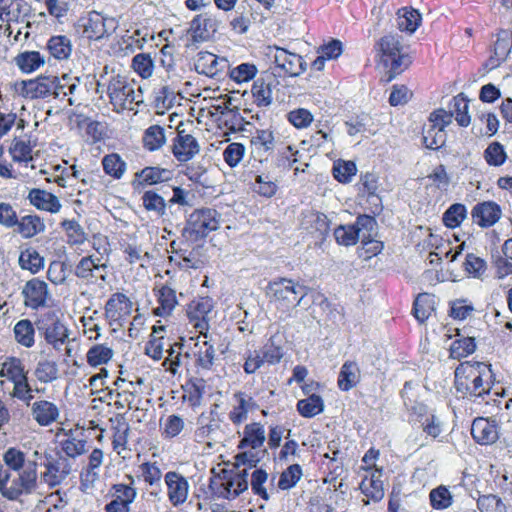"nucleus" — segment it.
Wrapping results in <instances>:
<instances>
[{
	"instance_id": "2eb2a0df",
	"label": "nucleus",
	"mask_w": 512,
	"mask_h": 512,
	"mask_svg": "<svg viewBox=\"0 0 512 512\" xmlns=\"http://www.w3.org/2000/svg\"><path fill=\"white\" fill-rule=\"evenodd\" d=\"M133 303L123 293H114L105 304V317L110 325H121L132 312Z\"/></svg>"
},
{
	"instance_id": "c756f323",
	"label": "nucleus",
	"mask_w": 512,
	"mask_h": 512,
	"mask_svg": "<svg viewBox=\"0 0 512 512\" xmlns=\"http://www.w3.org/2000/svg\"><path fill=\"white\" fill-rule=\"evenodd\" d=\"M301 225L310 233H318L320 236H325L330 229V222L327 216L317 211L304 213Z\"/></svg>"
},
{
	"instance_id": "72a5a7b5",
	"label": "nucleus",
	"mask_w": 512,
	"mask_h": 512,
	"mask_svg": "<svg viewBox=\"0 0 512 512\" xmlns=\"http://www.w3.org/2000/svg\"><path fill=\"white\" fill-rule=\"evenodd\" d=\"M51 56L57 60H67L72 54V42L65 35L52 36L47 43Z\"/></svg>"
},
{
	"instance_id": "bb28decb",
	"label": "nucleus",
	"mask_w": 512,
	"mask_h": 512,
	"mask_svg": "<svg viewBox=\"0 0 512 512\" xmlns=\"http://www.w3.org/2000/svg\"><path fill=\"white\" fill-rule=\"evenodd\" d=\"M382 470L376 469L365 475L360 483L361 492L370 500L378 502L384 497L383 481L381 480Z\"/></svg>"
},
{
	"instance_id": "de8ad7c7",
	"label": "nucleus",
	"mask_w": 512,
	"mask_h": 512,
	"mask_svg": "<svg viewBox=\"0 0 512 512\" xmlns=\"http://www.w3.org/2000/svg\"><path fill=\"white\" fill-rule=\"evenodd\" d=\"M27 376V372L24 370L23 363L20 359L11 357L7 358L1 367L0 377H6L11 382H17L21 378Z\"/></svg>"
},
{
	"instance_id": "09e8293b",
	"label": "nucleus",
	"mask_w": 512,
	"mask_h": 512,
	"mask_svg": "<svg viewBox=\"0 0 512 512\" xmlns=\"http://www.w3.org/2000/svg\"><path fill=\"white\" fill-rule=\"evenodd\" d=\"M303 476L302 468L298 464L287 467L280 475L278 487L281 490H289L296 486Z\"/></svg>"
},
{
	"instance_id": "4d7b16f0",
	"label": "nucleus",
	"mask_w": 512,
	"mask_h": 512,
	"mask_svg": "<svg viewBox=\"0 0 512 512\" xmlns=\"http://www.w3.org/2000/svg\"><path fill=\"white\" fill-rule=\"evenodd\" d=\"M512 41L509 37H499L494 43L493 56L490 58L492 68L497 67L509 55Z\"/></svg>"
},
{
	"instance_id": "0e129e2a",
	"label": "nucleus",
	"mask_w": 512,
	"mask_h": 512,
	"mask_svg": "<svg viewBox=\"0 0 512 512\" xmlns=\"http://www.w3.org/2000/svg\"><path fill=\"white\" fill-rule=\"evenodd\" d=\"M254 468L255 469L251 473V480L249 482L251 489L255 495H258L267 501L269 499V494L264 487V484L268 479V474L263 469H257L256 467Z\"/></svg>"
},
{
	"instance_id": "f03ea898",
	"label": "nucleus",
	"mask_w": 512,
	"mask_h": 512,
	"mask_svg": "<svg viewBox=\"0 0 512 512\" xmlns=\"http://www.w3.org/2000/svg\"><path fill=\"white\" fill-rule=\"evenodd\" d=\"M235 462L231 468L218 465V468H212L213 476L210 479L209 488L217 498L234 499L249 487L248 470L256 467L260 461L259 457L252 453V450L244 452L234 457Z\"/></svg>"
},
{
	"instance_id": "c85d7f7f",
	"label": "nucleus",
	"mask_w": 512,
	"mask_h": 512,
	"mask_svg": "<svg viewBox=\"0 0 512 512\" xmlns=\"http://www.w3.org/2000/svg\"><path fill=\"white\" fill-rule=\"evenodd\" d=\"M471 434L480 445H491L498 438L496 426L484 418H478L473 421Z\"/></svg>"
},
{
	"instance_id": "3c124183",
	"label": "nucleus",
	"mask_w": 512,
	"mask_h": 512,
	"mask_svg": "<svg viewBox=\"0 0 512 512\" xmlns=\"http://www.w3.org/2000/svg\"><path fill=\"white\" fill-rule=\"evenodd\" d=\"M483 156L487 164L494 167L503 165L507 159L504 146L496 141L487 146L484 150Z\"/></svg>"
},
{
	"instance_id": "1a4fd4ad",
	"label": "nucleus",
	"mask_w": 512,
	"mask_h": 512,
	"mask_svg": "<svg viewBox=\"0 0 512 512\" xmlns=\"http://www.w3.org/2000/svg\"><path fill=\"white\" fill-rule=\"evenodd\" d=\"M220 223L221 215L215 209L200 208L190 214L185 231L191 238L197 240L216 231L220 227Z\"/></svg>"
},
{
	"instance_id": "423d86ee",
	"label": "nucleus",
	"mask_w": 512,
	"mask_h": 512,
	"mask_svg": "<svg viewBox=\"0 0 512 512\" xmlns=\"http://www.w3.org/2000/svg\"><path fill=\"white\" fill-rule=\"evenodd\" d=\"M48 450L46 453L45 471L41 473L40 481L49 487L62 483L71 470V458L80 455L84 450Z\"/></svg>"
},
{
	"instance_id": "aec40b11",
	"label": "nucleus",
	"mask_w": 512,
	"mask_h": 512,
	"mask_svg": "<svg viewBox=\"0 0 512 512\" xmlns=\"http://www.w3.org/2000/svg\"><path fill=\"white\" fill-rule=\"evenodd\" d=\"M218 19L210 14H199L193 18L190 24L189 33L194 42H203L210 38L219 27Z\"/></svg>"
},
{
	"instance_id": "a878e982",
	"label": "nucleus",
	"mask_w": 512,
	"mask_h": 512,
	"mask_svg": "<svg viewBox=\"0 0 512 512\" xmlns=\"http://www.w3.org/2000/svg\"><path fill=\"white\" fill-rule=\"evenodd\" d=\"M27 199L36 209L56 214L61 210V203L58 197L46 190L31 189Z\"/></svg>"
},
{
	"instance_id": "052dcab7",
	"label": "nucleus",
	"mask_w": 512,
	"mask_h": 512,
	"mask_svg": "<svg viewBox=\"0 0 512 512\" xmlns=\"http://www.w3.org/2000/svg\"><path fill=\"white\" fill-rule=\"evenodd\" d=\"M102 165L108 175L117 179L122 177L126 168L125 162L118 154L106 155L102 160Z\"/></svg>"
},
{
	"instance_id": "ddd939ff",
	"label": "nucleus",
	"mask_w": 512,
	"mask_h": 512,
	"mask_svg": "<svg viewBox=\"0 0 512 512\" xmlns=\"http://www.w3.org/2000/svg\"><path fill=\"white\" fill-rule=\"evenodd\" d=\"M74 273L87 283H95L98 280L106 283L108 277L107 265L102 263L99 257L92 255L81 258L75 266Z\"/></svg>"
},
{
	"instance_id": "cd10ccee",
	"label": "nucleus",
	"mask_w": 512,
	"mask_h": 512,
	"mask_svg": "<svg viewBox=\"0 0 512 512\" xmlns=\"http://www.w3.org/2000/svg\"><path fill=\"white\" fill-rule=\"evenodd\" d=\"M31 412L35 421L42 426H48L56 422L60 415L58 407L47 400L34 402L31 407Z\"/></svg>"
},
{
	"instance_id": "58836bf2",
	"label": "nucleus",
	"mask_w": 512,
	"mask_h": 512,
	"mask_svg": "<svg viewBox=\"0 0 512 512\" xmlns=\"http://www.w3.org/2000/svg\"><path fill=\"white\" fill-rule=\"evenodd\" d=\"M23 7V0H0V28L4 22H19Z\"/></svg>"
},
{
	"instance_id": "a18cd8bd",
	"label": "nucleus",
	"mask_w": 512,
	"mask_h": 512,
	"mask_svg": "<svg viewBox=\"0 0 512 512\" xmlns=\"http://www.w3.org/2000/svg\"><path fill=\"white\" fill-rule=\"evenodd\" d=\"M450 112H453V115L455 114L458 125L467 127L470 124L469 101L463 94H459L452 99Z\"/></svg>"
},
{
	"instance_id": "7ed1b4c3",
	"label": "nucleus",
	"mask_w": 512,
	"mask_h": 512,
	"mask_svg": "<svg viewBox=\"0 0 512 512\" xmlns=\"http://www.w3.org/2000/svg\"><path fill=\"white\" fill-rule=\"evenodd\" d=\"M494 382L490 364L466 361L455 370V386L458 392L470 397H484L489 394Z\"/></svg>"
},
{
	"instance_id": "7c9ffc66",
	"label": "nucleus",
	"mask_w": 512,
	"mask_h": 512,
	"mask_svg": "<svg viewBox=\"0 0 512 512\" xmlns=\"http://www.w3.org/2000/svg\"><path fill=\"white\" fill-rule=\"evenodd\" d=\"M165 116V112L162 111V117ZM162 146L166 143L167 136L177 135L179 130L191 127V122H184V115L178 112L168 113L166 118H162Z\"/></svg>"
},
{
	"instance_id": "8fccbe9b",
	"label": "nucleus",
	"mask_w": 512,
	"mask_h": 512,
	"mask_svg": "<svg viewBox=\"0 0 512 512\" xmlns=\"http://www.w3.org/2000/svg\"><path fill=\"white\" fill-rule=\"evenodd\" d=\"M480 512H507V506L500 497L494 494L480 495L477 499Z\"/></svg>"
},
{
	"instance_id": "b1692460",
	"label": "nucleus",
	"mask_w": 512,
	"mask_h": 512,
	"mask_svg": "<svg viewBox=\"0 0 512 512\" xmlns=\"http://www.w3.org/2000/svg\"><path fill=\"white\" fill-rule=\"evenodd\" d=\"M233 399L235 403L228 416L233 424L239 425L247 420L248 414L256 410L258 405L251 396L244 392H236Z\"/></svg>"
},
{
	"instance_id": "2f4dec72",
	"label": "nucleus",
	"mask_w": 512,
	"mask_h": 512,
	"mask_svg": "<svg viewBox=\"0 0 512 512\" xmlns=\"http://www.w3.org/2000/svg\"><path fill=\"white\" fill-rule=\"evenodd\" d=\"M18 232L23 238L29 239L46 230L44 219L36 214L21 217L17 223Z\"/></svg>"
},
{
	"instance_id": "4be33fe9",
	"label": "nucleus",
	"mask_w": 512,
	"mask_h": 512,
	"mask_svg": "<svg viewBox=\"0 0 512 512\" xmlns=\"http://www.w3.org/2000/svg\"><path fill=\"white\" fill-rule=\"evenodd\" d=\"M471 215L474 223L482 228H487L500 220L502 211L496 202L485 201L475 205Z\"/></svg>"
},
{
	"instance_id": "a19ab883",
	"label": "nucleus",
	"mask_w": 512,
	"mask_h": 512,
	"mask_svg": "<svg viewBox=\"0 0 512 512\" xmlns=\"http://www.w3.org/2000/svg\"><path fill=\"white\" fill-rule=\"evenodd\" d=\"M324 410V401L321 396L312 393L305 399H301L297 403V411L305 418H312Z\"/></svg>"
},
{
	"instance_id": "9b49d317",
	"label": "nucleus",
	"mask_w": 512,
	"mask_h": 512,
	"mask_svg": "<svg viewBox=\"0 0 512 512\" xmlns=\"http://www.w3.org/2000/svg\"><path fill=\"white\" fill-rule=\"evenodd\" d=\"M108 94L116 109H133L131 107L133 103L139 104L142 102L139 95L136 94L134 86L120 75L110 80Z\"/></svg>"
},
{
	"instance_id": "69168bd1",
	"label": "nucleus",
	"mask_w": 512,
	"mask_h": 512,
	"mask_svg": "<svg viewBox=\"0 0 512 512\" xmlns=\"http://www.w3.org/2000/svg\"><path fill=\"white\" fill-rule=\"evenodd\" d=\"M287 120L297 129H305L309 127L313 120V114L305 108H297L291 110L287 114Z\"/></svg>"
},
{
	"instance_id": "9d476101",
	"label": "nucleus",
	"mask_w": 512,
	"mask_h": 512,
	"mask_svg": "<svg viewBox=\"0 0 512 512\" xmlns=\"http://www.w3.org/2000/svg\"><path fill=\"white\" fill-rule=\"evenodd\" d=\"M38 330L43 333L46 342L60 350L68 341L69 330L53 311L45 313L38 322Z\"/></svg>"
},
{
	"instance_id": "603ef678",
	"label": "nucleus",
	"mask_w": 512,
	"mask_h": 512,
	"mask_svg": "<svg viewBox=\"0 0 512 512\" xmlns=\"http://www.w3.org/2000/svg\"><path fill=\"white\" fill-rule=\"evenodd\" d=\"M433 310V299L431 296L426 293L419 294L414 301L413 311L415 318L423 323L429 318Z\"/></svg>"
},
{
	"instance_id": "f257e3e1",
	"label": "nucleus",
	"mask_w": 512,
	"mask_h": 512,
	"mask_svg": "<svg viewBox=\"0 0 512 512\" xmlns=\"http://www.w3.org/2000/svg\"><path fill=\"white\" fill-rule=\"evenodd\" d=\"M4 461L13 473L0 465V492L8 500H19L22 495L31 494L37 486V464L28 459L22 450H6Z\"/></svg>"
},
{
	"instance_id": "c9c22d12",
	"label": "nucleus",
	"mask_w": 512,
	"mask_h": 512,
	"mask_svg": "<svg viewBox=\"0 0 512 512\" xmlns=\"http://www.w3.org/2000/svg\"><path fill=\"white\" fill-rule=\"evenodd\" d=\"M18 262L23 270H28L32 274L38 273L45 266L44 257L33 247L21 251Z\"/></svg>"
},
{
	"instance_id": "4c0bfd02",
	"label": "nucleus",
	"mask_w": 512,
	"mask_h": 512,
	"mask_svg": "<svg viewBox=\"0 0 512 512\" xmlns=\"http://www.w3.org/2000/svg\"><path fill=\"white\" fill-rule=\"evenodd\" d=\"M266 439L264 427L260 423H251L245 426L244 436L238 448L250 446L251 448L261 447Z\"/></svg>"
},
{
	"instance_id": "bf43d9fd",
	"label": "nucleus",
	"mask_w": 512,
	"mask_h": 512,
	"mask_svg": "<svg viewBox=\"0 0 512 512\" xmlns=\"http://www.w3.org/2000/svg\"><path fill=\"white\" fill-rule=\"evenodd\" d=\"M423 143L428 149H438L442 147L446 141L445 131L423 126Z\"/></svg>"
},
{
	"instance_id": "39448f33",
	"label": "nucleus",
	"mask_w": 512,
	"mask_h": 512,
	"mask_svg": "<svg viewBox=\"0 0 512 512\" xmlns=\"http://www.w3.org/2000/svg\"><path fill=\"white\" fill-rule=\"evenodd\" d=\"M380 62L388 69L387 81L393 80L406 69L410 60L403 51L402 37L397 33H389L377 42Z\"/></svg>"
},
{
	"instance_id": "473e14b6",
	"label": "nucleus",
	"mask_w": 512,
	"mask_h": 512,
	"mask_svg": "<svg viewBox=\"0 0 512 512\" xmlns=\"http://www.w3.org/2000/svg\"><path fill=\"white\" fill-rule=\"evenodd\" d=\"M15 63L23 73H32L45 65L46 58L38 51H25L16 56Z\"/></svg>"
},
{
	"instance_id": "5fc2aeb1",
	"label": "nucleus",
	"mask_w": 512,
	"mask_h": 512,
	"mask_svg": "<svg viewBox=\"0 0 512 512\" xmlns=\"http://www.w3.org/2000/svg\"><path fill=\"white\" fill-rule=\"evenodd\" d=\"M113 357V350L105 345H94L87 352V362L91 366L106 364Z\"/></svg>"
},
{
	"instance_id": "f3484780",
	"label": "nucleus",
	"mask_w": 512,
	"mask_h": 512,
	"mask_svg": "<svg viewBox=\"0 0 512 512\" xmlns=\"http://www.w3.org/2000/svg\"><path fill=\"white\" fill-rule=\"evenodd\" d=\"M250 144L253 158L261 163L266 161L276 146L273 131L257 129L251 137Z\"/></svg>"
},
{
	"instance_id": "13d9d810",
	"label": "nucleus",
	"mask_w": 512,
	"mask_h": 512,
	"mask_svg": "<svg viewBox=\"0 0 512 512\" xmlns=\"http://www.w3.org/2000/svg\"><path fill=\"white\" fill-rule=\"evenodd\" d=\"M357 172V167L352 161H337L333 166V176L340 183H349Z\"/></svg>"
},
{
	"instance_id": "412c9836",
	"label": "nucleus",
	"mask_w": 512,
	"mask_h": 512,
	"mask_svg": "<svg viewBox=\"0 0 512 512\" xmlns=\"http://www.w3.org/2000/svg\"><path fill=\"white\" fill-rule=\"evenodd\" d=\"M22 294L25 298V305L32 309L46 306L50 295L48 285L38 278L27 281Z\"/></svg>"
},
{
	"instance_id": "f704fd0d",
	"label": "nucleus",
	"mask_w": 512,
	"mask_h": 512,
	"mask_svg": "<svg viewBox=\"0 0 512 512\" xmlns=\"http://www.w3.org/2000/svg\"><path fill=\"white\" fill-rule=\"evenodd\" d=\"M15 341L25 347L31 348L35 343V328L29 319L19 320L13 328Z\"/></svg>"
},
{
	"instance_id": "e433bc0d",
	"label": "nucleus",
	"mask_w": 512,
	"mask_h": 512,
	"mask_svg": "<svg viewBox=\"0 0 512 512\" xmlns=\"http://www.w3.org/2000/svg\"><path fill=\"white\" fill-rule=\"evenodd\" d=\"M260 351L266 363L270 365L279 363L284 356L282 337L278 334L272 335Z\"/></svg>"
},
{
	"instance_id": "20e7f679",
	"label": "nucleus",
	"mask_w": 512,
	"mask_h": 512,
	"mask_svg": "<svg viewBox=\"0 0 512 512\" xmlns=\"http://www.w3.org/2000/svg\"><path fill=\"white\" fill-rule=\"evenodd\" d=\"M308 291L307 286L284 277L270 281L266 287V295L270 302L286 317L291 316V312L303 304Z\"/></svg>"
},
{
	"instance_id": "680f3d73",
	"label": "nucleus",
	"mask_w": 512,
	"mask_h": 512,
	"mask_svg": "<svg viewBox=\"0 0 512 512\" xmlns=\"http://www.w3.org/2000/svg\"><path fill=\"white\" fill-rule=\"evenodd\" d=\"M464 269L469 275L479 279L485 274L487 263L483 258L473 253H468L465 258Z\"/></svg>"
},
{
	"instance_id": "4468645a",
	"label": "nucleus",
	"mask_w": 512,
	"mask_h": 512,
	"mask_svg": "<svg viewBox=\"0 0 512 512\" xmlns=\"http://www.w3.org/2000/svg\"><path fill=\"white\" fill-rule=\"evenodd\" d=\"M167 487V497L170 503L177 507L184 504L188 498L190 485L188 480L178 472H167L164 477Z\"/></svg>"
},
{
	"instance_id": "79ce46f5",
	"label": "nucleus",
	"mask_w": 512,
	"mask_h": 512,
	"mask_svg": "<svg viewBox=\"0 0 512 512\" xmlns=\"http://www.w3.org/2000/svg\"><path fill=\"white\" fill-rule=\"evenodd\" d=\"M396 20L399 30L412 34L421 23V15L415 9L402 8L398 10Z\"/></svg>"
},
{
	"instance_id": "ea45409f",
	"label": "nucleus",
	"mask_w": 512,
	"mask_h": 512,
	"mask_svg": "<svg viewBox=\"0 0 512 512\" xmlns=\"http://www.w3.org/2000/svg\"><path fill=\"white\" fill-rule=\"evenodd\" d=\"M360 370L356 363L346 362L338 376V386L342 391H349L359 382Z\"/></svg>"
},
{
	"instance_id": "6ab92c4d",
	"label": "nucleus",
	"mask_w": 512,
	"mask_h": 512,
	"mask_svg": "<svg viewBox=\"0 0 512 512\" xmlns=\"http://www.w3.org/2000/svg\"><path fill=\"white\" fill-rule=\"evenodd\" d=\"M172 152L177 160L186 162L192 159L200 151V146L187 129L179 130L172 139Z\"/></svg>"
},
{
	"instance_id": "49530a36",
	"label": "nucleus",
	"mask_w": 512,
	"mask_h": 512,
	"mask_svg": "<svg viewBox=\"0 0 512 512\" xmlns=\"http://www.w3.org/2000/svg\"><path fill=\"white\" fill-rule=\"evenodd\" d=\"M251 92L257 106L268 107L271 105L273 100L271 84L265 82L264 79H257L253 83Z\"/></svg>"
},
{
	"instance_id": "338daca9",
	"label": "nucleus",
	"mask_w": 512,
	"mask_h": 512,
	"mask_svg": "<svg viewBox=\"0 0 512 512\" xmlns=\"http://www.w3.org/2000/svg\"><path fill=\"white\" fill-rule=\"evenodd\" d=\"M61 227L65 231L69 243L82 244L86 240V233L77 221L64 220L61 223Z\"/></svg>"
},
{
	"instance_id": "dca6fc26",
	"label": "nucleus",
	"mask_w": 512,
	"mask_h": 512,
	"mask_svg": "<svg viewBox=\"0 0 512 512\" xmlns=\"http://www.w3.org/2000/svg\"><path fill=\"white\" fill-rule=\"evenodd\" d=\"M213 308V301L209 297H202L196 300H193L187 310L188 317L193 323L194 327L199 330L200 334L203 335L204 338H207V330H208V314L211 312Z\"/></svg>"
},
{
	"instance_id": "774afa93",
	"label": "nucleus",
	"mask_w": 512,
	"mask_h": 512,
	"mask_svg": "<svg viewBox=\"0 0 512 512\" xmlns=\"http://www.w3.org/2000/svg\"><path fill=\"white\" fill-rule=\"evenodd\" d=\"M184 173L194 183L208 185L207 168L204 163L192 162L185 167Z\"/></svg>"
},
{
	"instance_id": "864d4df0",
	"label": "nucleus",
	"mask_w": 512,
	"mask_h": 512,
	"mask_svg": "<svg viewBox=\"0 0 512 512\" xmlns=\"http://www.w3.org/2000/svg\"><path fill=\"white\" fill-rule=\"evenodd\" d=\"M475 349V339L473 337H463L452 342L450 353L453 358L461 359L472 354Z\"/></svg>"
},
{
	"instance_id": "0eeeda50",
	"label": "nucleus",
	"mask_w": 512,
	"mask_h": 512,
	"mask_svg": "<svg viewBox=\"0 0 512 512\" xmlns=\"http://www.w3.org/2000/svg\"><path fill=\"white\" fill-rule=\"evenodd\" d=\"M65 85L60 84L56 76H39L30 80L17 81L13 85L14 92L25 99H43L49 96L58 98L61 89Z\"/></svg>"
},
{
	"instance_id": "6e6d98bb",
	"label": "nucleus",
	"mask_w": 512,
	"mask_h": 512,
	"mask_svg": "<svg viewBox=\"0 0 512 512\" xmlns=\"http://www.w3.org/2000/svg\"><path fill=\"white\" fill-rule=\"evenodd\" d=\"M430 504L434 509L442 510L452 505V494L445 486L432 489L429 494Z\"/></svg>"
},
{
	"instance_id": "6e6552de",
	"label": "nucleus",
	"mask_w": 512,
	"mask_h": 512,
	"mask_svg": "<svg viewBox=\"0 0 512 512\" xmlns=\"http://www.w3.org/2000/svg\"><path fill=\"white\" fill-rule=\"evenodd\" d=\"M414 414L416 415L415 424H418L422 429L421 438L424 436L423 440H419L415 444L419 448L432 445V442L439 438L444 431L443 420L434 411L429 410L422 404L414 407Z\"/></svg>"
},
{
	"instance_id": "c03bdc74",
	"label": "nucleus",
	"mask_w": 512,
	"mask_h": 512,
	"mask_svg": "<svg viewBox=\"0 0 512 512\" xmlns=\"http://www.w3.org/2000/svg\"><path fill=\"white\" fill-rule=\"evenodd\" d=\"M34 375L40 383H51L59 377L58 365L52 360H40L36 365Z\"/></svg>"
},
{
	"instance_id": "a211bd4d",
	"label": "nucleus",
	"mask_w": 512,
	"mask_h": 512,
	"mask_svg": "<svg viewBox=\"0 0 512 512\" xmlns=\"http://www.w3.org/2000/svg\"><path fill=\"white\" fill-rule=\"evenodd\" d=\"M274 62L288 76H298L306 69V63L302 57L296 53L290 52L284 48L274 47Z\"/></svg>"
},
{
	"instance_id": "5701e85b",
	"label": "nucleus",
	"mask_w": 512,
	"mask_h": 512,
	"mask_svg": "<svg viewBox=\"0 0 512 512\" xmlns=\"http://www.w3.org/2000/svg\"><path fill=\"white\" fill-rule=\"evenodd\" d=\"M194 66L199 74L213 77L228 67V61L225 58L217 57L213 53L201 51L195 58Z\"/></svg>"
},
{
	"instance_id": "393cba45",
	"label": "nucleus",
	"mask_w": 512,
	"mask_h": 512,
	"mask_svg": "<svg viewBox=\"0 0 512 512\" xmlns=\"http://www.w3.org/2000/svg\"><path fill=\"white\" fill-rule=\"evenodd\" d=\"M113 500L106 504V512H129L130 505L135 500L136 491L126 484L114 485Z\"/></svg>"
},
{
	"instance_id": "37998d69",
	"label": "nucleus",
	"mask_w": 512,
	"mask_h": 512,
	"mask_svg": "<svg viewBox=\"0 0 512 512\" xmlns=\"http://www.w3.org/2000/svg\"><path fill=\"white\" fill-rule=\"evenodd\" d=\"M352 225L363 243L372 242L377 227V222L374 217L366 214L360 215Z\"/></svg>"
},
{
	"instance_id": "e2e57ef3",
	"label": "nucleus",
	"mask_w": 512,
	"mask_h": 512,
	"mask_svg": "<svg viewBox=\"0 0 512 512\" xmlns=\"http://www.w3.org/2000/svg\"><path fill=\"white\" fill-rule=\"evenodd\" d=\"M257 67L254 64L242 63L229 71L230 78L241 84L252 80L257 74Z\"/></svg>"
},
{
	"instance_id": "f8f14e48",
	"label": "nucleus",
	"mask_w": 512,
	"mask_h": 512,
	"mask_svg": "<svg viewBox=\"0 0 512 512\" xmlns=\"http://www.w3.org/2000/svg\"><path fill=\"white\" fill-rule=\"evenodd\" d=\"M83 28V35L90 40H100L112 34L117 28V21L111 17L92 11L79 24Z\"/></svg>"
}]
</instances>
